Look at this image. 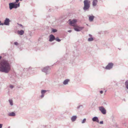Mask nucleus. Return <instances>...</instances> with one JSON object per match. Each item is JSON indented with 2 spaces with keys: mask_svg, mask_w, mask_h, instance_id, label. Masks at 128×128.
<instances>
[{
  "mask_svg": "<svg viewBox=\"0 0 128 128\" xmlns=\"http://www.w3.org/2000/svg\"><path fill=\"white\" fill-rule=\"evenodd\" d=\"M11 70V66L9 62L4 60L0 63V72L8 73Z\"/></svg>",
  "mask_w": 128,
  "mask_h": 128,
  "instance_id": "nucleus-1",
  "label": "nucleus"
},
{
  "mask_svg": "<svg viewBox=\"0 0 128 128\" xmlns=\"http://www.w3.org/2000/svg\"><path fill=\"white\" fill-rule=\"evenodd\" d=\"M90 2L88 0H85L84 2V6L83 9L85 12L88 11L90 7Z\"/></svg>",
  "mask_w": 128,
  "mask_h": 128,
  "instance_id": "nucleus-2",
  "label": "nucleus"
},
{
  "mask_svg": "<svg viewBox=\"0 0 128 128\" xmlns=\"http://www.w3.org/2000/svg\"><path fill=\"white\" fill-rule=\"evenodd\" d=\"M9 8L10 10H12V8H16L20 6V4H18L16 3V2H13L10 3L9 4Z\"/></svg>",
  "mask_w": 128,
  "mask_h": 128,
  "instance_id": "nucleus-3",
  "label": "nucleus"
},
{
  "mask_svg": "<svg viewBox=\"0 0 128 128\" xmlns=\"http://www.w3.org/2000/svg\"><path fill=\"white\" fill-rule=\"evenodd\" d=\"M50 69L49 66H46L42 70V72H44L46 73V74H48L50 73Z\"/></svg>",
  "mask_w": 128,
  "mask_h": 128,
  "instance_id": "nucleus-4",
  "label": "nucleus"
},
{
  "mask_svg": "<svg viewBox=\"0 0 128 128\" xmlns=\"http://www.w3.org/2000/svg\"><path fill=\"white\" fill-rule=\"evenodd\" d=\"M99 109L103 114H106V110L103 106H100L99 107Z\"/></svg>",
  "mask_w": 128,
  "mask_h": 128,
  "instance_id": "nucleus-5",
  "label": "nucleus"
},
{
  "mask_svg": "<svg viewBox=\"0 0 128 128\" xmlns=\"http://www.w3.org/2000/svg\"><path fill=\"white\" fill-rule=\"evenodd\" d=\"M113 65L114 64L112 62L109 63L106 67L105 69L107 70H110L112 68Z\"/></svg>",
  "mask_w": 128,
  "mask_h": 128,
  "instance_id": "nucleus-6",
  "label": "nucleus"
},
{
  "mask_svg": "<svg viewBox=\"0 0 128 128\" xmlns=\"http://www.w3.org/2000/svg\"><path fill=\"white\" fill-rule=\"evenodd\" d=\"M69 22L71 26H75V24L76 23L77 20L76 19H73L72 20H69Z\"/></svg>",
  "mask_w": 128,
  "mask_h": 128,
  "instance_id": "nucleus-7",
  "label": "nucleus"
},
{
  "mask_svg": "<svg viewBox=\"0 0 128 128\" xmlns=\"http://www.w3.org/2000/svg\"><path fill=\"white\" fill-rule=\"evenodd\" d=\"M55 39V38L54 36L52 34H50L49 36V41L50 42H52Z\"/></svg>",
  "mask_w": 128,
  "mask_h": 128,
  "instance_id": "nucleus-8",
  "label": "nucleus"
},
{
  "mask_svg": "<svg viewBox=\"0 0 128 128\" xmlns=\"http://www.w3.org/2000/svg\"><path fill=\"white\" fill-rule=\"evenodd\" d=\"M84 28L82 27H79L78 26L74 27V30L76 31L77 32H79L82 30Z\"/></svg>",
  "mask_w": 128,
  "mask_h": 128,
  "instance_id": "nucleus-9",
  "label": "nucleus"
},
{
  "mask_svg": "<svg viewBox=\"0 0 128 128\" xmlns=\"http://www.w3.org/2000/svg\"><path fill=\"white\" fill-rule=\"evenodd\" d=\"M10 20L9 18H6L4 20V24L6 25L9 26L10 24Z\"/></svg>",
  "mask_w": 128,
  "mask_h": 128,
  "instance_id": "nucleus-10",
  "label": "nucleus"
},
{
  "mask_svg": "<svg viewBox=\"0 0 128 128\" xmlns=\"http://www.w3.org/2000/svg\"><path fill=\"white\" fill-rule=\"evenodd\" d=\"M92 120L94 122H96L99 123V120L97 117L94 116L92 118Z\"/></svg>",
  "mask_w": 128,
  "mask_h": 128,
  "instance_id": "nucleus-11",
  "label": "nucleus"
},
{
  "mask_svg": "<svg viewBox=\"0 0 128 128\" xmlns=\"http://www.w3.org/2000/svg\"><path fill=\"white\" fill-rule=\"evenodd\" d=\"M47 91L46 90H41V93L42 95L40 96L41 98H42L44 97V94Z\"/></svg>",
  "mask_w": 128,
  "mask_h": 128,
  "instance_id": "nucleus-12",
  "label": "nucleus"
},
{
  "mask_svg": "<svg viewBox=\"0 0 128 128\" xmlns=\"http://www.w3.org/2000/svg\"><path fill=\"white\" fill-rule=\"evenodd\" d=\"M17 32L18 34L20 35H22L24 33V31L23 30H21L20 31L18 30L17 31Z\"/></svg>",
  "mask_w": 128,
  "mask_h": 128,
  "instance_id": "nucleus-13",
  "label": "nucleus"
},
{
  "mask_svg": "<svg viewBox=\"0 0 128 128\" xmlns=\"http://www.w3.org/2000/svg\"><path fill=\"white\" fill-rule=\"evenodd\" d=\"M77 118V116H73L71 118V120L72 122H74L76 120Z\"/></svg>",
  "mask_w": 128,
  "mask_h": 128,
  "instance_id": "nucleus-14",
  "label": "nucleus"
},
{
  "mask_svg": "<svg viewBox=\"0 0 128 128\" xmlns=\"http://www.w3.org/2000/svg\"><path fill=\"white\" fill-rule=\"evenodd\" d=\"M94 17V16H89V21L90 22H92L93 20Z\"/></svg>",
  "mask_w": 128,
  "mask_h": 128,
  "instance_id": "nucleus-15",
  "label": "nucleus"
},
{
  "mask_svg": "<svg viewBox=\"0 0 128 128\" xmlns=\"http://www.w3.org/2000/svg\"><path fill=\"white\" fill-rule=\"evenodd\" d=\"M8 115L10 116H16V114L14 112H12L8 113Z\"/></svg>",
  "mask_w": 128,
  "mask_h": 128,
  "instance_id": "nucleus-16",
  "label": "nucleus"
},
{
  "mask_svg": "<svg viewBox=\"0 0 128 128\" xmlns=\"http://www.w3.org/2000/svg\"><path fill=\"white\" fill-rule=\"evenodd\" d=\"M70 81L69 80L67 79L64 80L63 82V84L64 85H66L68 84V82Z\"/></svg>",
  "mask_w": 128,
  "mask_h": 128,
  "instance_id": "nucleus-17",
  "label": "nucleus"
},
{
  "mask_svg": "<svg viewBox=\"0 0 128 128\" xmlns=\"http://www.w3.org/2000/svg\"><path fill=\"white\" fill-rule=\"evenodd\" d=\"M97 0H93L92 2V5L93 6H96V5L97 3L98 2Z\"/></svg>",
  "mask_w": 128,
  "mask_h": 128,
  "instance_id": "nucleus-18",
  "label": "nucleus"
},
{
  "mask_svg": "<svg viewBox=\"0 0 128 128\" xmlns=\"http://www.w3.org/2000/svg\"><path fill=\"white\" fill-rule=\"evenodd\" d=\"M126 88L128 89V80H126L125 83Z\"/></svg>",
  "mask_w": 128,
  "mask_h": 128,
  "instance_id": "nucleus-19",
  "label": "nucleus"
},
{
  "mask_svg": "<svg viewBox=\"0 0 128 128\" xmlns=\"http://www.w3.org/2000/svg\"><path fill=\"white\" fill-rule=\"evenodd\" d=\"M8 101L10 105L11 106H12L13 105L12 100H9Z\"/></svg>",
  "mask_w": 128,
  "mask_h": 128,
  "instance_id": "nucleus-20",
  "label": "nucleus"
},
{
  "mask_svg": "<svg viewBox=\"0 0 128 128\" xmlns=\"http://www.w3.org/2000/svg\"><path fill=\"white\" fill-rule=\"evenodd\" d=\"M93 40L94 38H90L88 39V42H91L93 41Z\"/></svg>",
  "mask_w": 128,
  "mask_h": 128,
  "instance_id": "nucleus-21",
  "label": "nucleus"
},
{
  "mask_svg": "<svg viewBox=\"0 0 128 128\" xmlns=\"http://www.w3.org/2000/svg\"><path fill=\"white\" fill-rule=\"evenodd\" d=\"M52 32H53V33H54L55 32H57V30H56V29H54V28H52Z\"/></svg>",
  "mask_w": 128,
  "mask_h": 128,
  "instance_id": "nucleus-22",
  "label": "nucleus"
},
{
  "mask_svg": "<svg viewBox=\"0 0 128 128\" xmlns=\"http://www.w3.org/2000/svg\"><path fill=\"white\" fill-rule=\"evenodd\" d=\"M55 40L58 42H60L61 40L59 39L58 37H57L56 38H55Z\"/></svg>",
  "mask_w": 128,
  "mask_h": 128,
  "instance_id": "nucleus-23",
  "label": "nucleus"
},
{
  "mask_svg": "<svg viewBox=\"0 0 128 128\" xmlns=\"http://www.w3.org/2000/svg\"><path fill=\"white\" fill-rule=\"evenodd\" d=\"M80 108H82L83 106L82 105H79L77 107V109H79Z\"/></svg>",
  "mask_w": 128,
  "mask_h": 128,
  "instance_id": "nucleus-24",
  "label": "nucleus"
},
{
  "mask_svg": "<svg viewBox=\"0 0 128 128\" xmlns=\"http://www.w3.org/2000/svg\"><path fill=\"white\" fill-rule=\"evenodd\" d=\"M86 121V119L85 118H84L82 121V124L84 123Z\"/></svg>",
  "mask_w": 128,
  "mask_h": 128,
  "instance_id": "nucleus-25",
  "label": "nucleus"
},
{
  "mask_svg": "<svg viewBox=\"0 0 128 128\" xmlns=\"http://www.w3.org/2000/svg\"><path fill=\"white\" fill-rule=\"evenodd\" d=\"M10 87L11 89H12L14 88V86L12 85H10Z\"/></svg>",
  "mask_w": 128,
  "mask_h": 128,
  "instance_id": "nucleus-26",
  "label": "nucleus"
},
{
  "mask_svg": "<svg viewBox=\"0 0 128 128\" xmlns=\"http://www.w3.org/2000/svg\"><path fill=\"white\" fill-rule=\"evenodd\" d=\"M44 126H39L38 128H44Z\"/></svg>",
  "mask_w": 128,
  "mask_h": 128,
  "instance_id": "nucleus-27",
  "label": "nucleus"
},
{
  "mask_svg": "<svg viewBox=\"0 0 128 128\" xmlns=\"http://www.w3.org/2000/svg\"><path fill=\"white\" fill-rule=\"evenodd\" d=\"M18 24L22 28H24L22 24Z\"/></svg>",
  "mask_w": 128,
  "mask_h": 128,
  "instance_id": "nucleus-28",
  "label": "nucleus"
},
{
  "mask_svg": "<svg viewBox=\"0 0 128 128\" xmlns=\"http://www.w3.org/2000/svg\"><path fill=\"white\" fill-rule=\"evenodd\" d=\"M4 24V23H2L1 22V21H0V25H3Z\"/></svg>",
  "mask_w": 128,
  "mask_h": 128,
  "instance_id": "nucleus-29",
  "label": "nucleus"
},
{
  "mask_svg": "<svg viewBox=\"0 0 128 128\" xmlns=\"http://www.w3.org/2000/svg\"><path fill=\"white\" fill-rule=\"evenodd\" d=\"M14 44L15 45H18V42H14Z\"/></svg>",
  "mask_w": 128,
  "mask_h": 128,
  "instance_id": "nucleus-30",
  "label": "nucleus"
},
{
  "mask_svg": "<svg viewBox=\"0 0 128 128\" xmlns=\"http://www.w3.org/2000/svg\"><path fill=\"white\" fill-rule=\"evenodd\" d=\"M99 123L100 124H103V121H100Z\"/></svg>",
  "mask_w": 128,
  "mask_h": 128,
  "instance_id": "nucleus-31",
  "label": "nucleus"
},
{
  "mask_svg": "<svg viewBox=\"0 0 128 128\" xmlns=\"http://www.w3.org/2000/svg\"><path fill=\"white\" fill-rule=\"evenodd\" d=\"M2 124H0V128H2Z\"/></svg>",
  "mask_w": 128,
  "mask_h": 128,
  "instance_id": "nucleus-32",
  "label": "nucleus"
},
{
  "mask_svg": "<svg viewBox=\"0 0 128 128\" xmlns=\"http://www.w3.org/2000/svg\"><path fill=\"white\" fill-rule=\"evenodd\" d=\"M89 36L90 37V38H92V36L91 34H89Z\"/></svg>",
  "mask_w": 128,
  "mask_h": 128,
  "instance_id": "nucleus-33",
  "label": "nucleus"
},
{
  "mask_svg": "<svg viewBox=\"0 0 128 128\" xmlns=\"http://www.w3.org/2000/svg\"><path fill=\"white\" fill-rule=\"evenodd\" d=\"M100 92L101 94H102L103 93V91L102 90H101L100 91Z\"/></svg>",
  "mask_w": 128,
  "mask_h": 128,
  "instance_id": "nucleus-34",
  "label": "nucleus"
},
{
  "mask_svg": "<svg viewBox=\"0 0 128 128\" xmlns=\"http://www.w3.org/2000/svg\"><path fill=\"white\" fill-rule=\"evenodd\" d=\"M19 1V0H16V2H16V3L18 2Z\"/></svg>",
  "mask_w": 128,
  "mask_h": 128,
  "instance_id": "nucleus-35",
  "label": "nucleus"
},
{
  "mask_svg": "<svg viewBox=\"0 0 128 128\" xmlns=\"http://www.w3.org/2000/svg\"><path fill=\"white\" fill-rule=\"evenodd\" d=\"M68 32H72V30H69L68 31Z\"/></svg>",
  "mask_w": 128,
  "mask_h": 128,
  "instance_id": "nucleus-36",
  "label": "nucleus"
},
{
  "mask_svg": "<svg viewBox=\"0 0 128 128\" xmlns=\"http://www.w3.org/2000/svg\"><path fill=\"white\" fill-rule=\"evenodd\" d=\"M2 57L1 56H0V60L1 59Z\"/></svg>",
  "mask_w": 128,
  "mask_h": 128,
  "instance_id": "nucleus-37",
  "label": "nucleus"
},
{
  "mask_svg": "<svg viewBox=\"0 0 128 128\" xmlns=\"http://www.w3.org/2000/svg\"><path fill=\"white\" fill-rule=\"evenodd\" d=\"M10 126H9L8 128H10Z\"/></svg>",
  "mask_w": 128,
  "mask_h": 128,
  "instance_id": "nucleus-38",
  "label": "nucleus"
},
{
  "mask_svg": "<svg viewBox=\"0 0 128 128\" xmlns=\"http://www.w3.org/2000/svg\"><path fill=\"white\" fill-rule=\"evenodd\" d=\"M20 1H22V0H20Z\"/></svg>",
  "mask_w": 128,
  "mask_h": 128,
  "instance_id": "nucleus-39",
  "label": "nucleus"
}]
</instances>
